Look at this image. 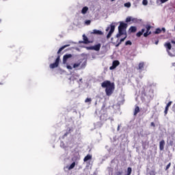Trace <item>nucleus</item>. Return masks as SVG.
Wrapping results in <instances>:
<instances>
[{
  "label": "nucleus",
  "mask_w": 175,
  "mask_h": 175,
  "mask_svg": "<svg viewBox=\"0 0 175 175\" xmlns=\"http://www.w3.org/2000/svg\"><path fill=\"white\" fill-rule=\"evenodd\" d=\"M101 87L105 88V92L107 96H110L114 92V83H111L110 81H105L101 83Z\"/></svg>",
  "instance_id": "1"
},
{
  "label": "nucleus",
  "mask_w": 175,
  "mask_h": 175,
  "mask_svg": "<svg viewBox=\"0 0 175 175\" xmlns=\"http://www.w3.org/2000/svg\"><path fill=\"white\" fill-rule=\"evenodd\" d=\"M87 66V59H79L77 62L73 64L72 68L74 69H77L78 70H81L86 68Z\"/></svg>",
  "instance_id": "2"
},
{
  "label": "nucleus",
  "mask_w": 175,
  "mask_h": 175,
  "mask_svg": "<svg viewBox=\"0 0 175 175\" xmlns=\"http://www.w3.org/2000/svg\"><path fill=\"white\" fill-rule=\"evenodd\" d=\"M128 27V24L120 22L118 26V33L116 35V38H120L122 35H126V28Z\"/></svg>",
  "instance_id": "3"
},
{
  "label": "nucleus",
  "mask_w": 175,
  "mask_h": 175,
  "mask_svg": "<svg viewBox=\"0 0 175 175\" xmlns=\"http://www.w3.org/2000/svg\"><path fill=\"white\" fill-rule=\"evenodd\" d=\"M116 25H117L116 23H112L109 26L106 28V32H109L107 35V39H110V38H111V35H113L116 29Z\"/></svg>",
  "instance_id": "4"
},
{
  "label": "nucleus",
  "mask_w": 175,
  "mask_h": 175,
  "mask_svg": "<svg viewBox=\"0 0 175 175\" xmlns=\"http://www.w3.org/2000/svg\"><path fill=\"white\" fill-rule=\"evenodd\" d=\"M96 114H98V113H100V121H107V119L109 118V116H107V112L106 111L101 109L100 111L99 110H96Z\"/></svg>",
  "instance_id": "5"
},
{
  "label": "nucleus",
  "mask_w": 175,
  "mask_h": 175,
  "mask_svg": "<svg viewBox=\"0 0 175 175\" xmlns=\"http://www.w3.org/2000/svg\"><path fill=\"white\" fill-rule=\"evenodd\" d=\"M75 129H76V126H75L74 124L69 126L66 129V132L64 135V137H66V136H68L69 133H72V132H73Z\"/></svg>",
  "instance_id": "6"
},
{
  "label": "nucleus",
  "mask_w": 175,
  "mask_h": 175,
  "mask_svg": "<svg viewBox=\"0 0 175 175\" xmlns=\"http://www.w3.org/2000/svg\"><path fill=\"white\" fill-rule=\"evenodd\" d=\"M59 60H60V57H59V56H58V57L56 58L55 62L53 63V64H51L49 65V68H50L51 69H55V68H58V65H59Z\"/></svg>",
  "instance_id": "7"
},
{
  "label": "nucleus",
  "mask_w": 175,
  "mask_h": 175,
  "mask_svg": "<svg viewBox=\"0 0 175 175\" xmlns=\"http://www.w3.org/2000/svg\"><path fill=\"white\" fill-rule=\"evenodd\" d=\"M86 50H94L95 51H99L100 50V44H97L93 46H86Z\"/></svg>",
  "instance_id": "8"
},
{
  "label": "nucleus",
  "mask_w": 175,
  "mask_h": 175,
  "mask_svg": "<svg viewBox=\"0 0 175 175\" xmlns=\"http://www.w3.org/2000/svg\"><path fill=\"white\" fill-rule=\"evenodd\" d=\"M120 65V62L118 60H114L112 63V66L109 67L110 70H113Z\"/></svg>",
  "instance_id": "9"
},
{
  "label": "nucleus",
  "mask_w": 175,
  "mask_h": 175,
  "mask_svg": "<svg viewBox=\"0 0 175 175\" xmlns=\"http://www.w3.org/2000/svg\"><path fill=\"white\" fill-rule=\"evenodd\" d=\"M72 58V54H66L63 56V64H66L68 59Z\"/></svg>",
  "instance_id": "10"
},
{
  "label": "nucleus",
  "mask_w": 175,
  "mask_h": 175,
  "mask_svg": "<svg viewBox=\"0 0 175 175\" xmlns=\"http://www.w3.org/2000/svg\"><path fill=\"white\" fill-rule=\"evenodd\" d=\"M83 41H79V43H84L85 44H88L90 43V40H88V38L85 36V34L83 35Z\"/></svg>",
  "instance_id": "11"
},
{
  "label": "nucleus",
  "mask_w": 175,
  "mask_h": 175,
  "mask_svg": "<svg viewBox=\"0 0 175 175\" xmlns=\"http://www.w3.org/2000/svg\"><path fill=\"white\" fill-rule=\"evenodd\" d=\"M60 147L62 148H64V150H66L67 148H72V146L69 144H68L67 146H65V144L62 141L60 142Z\"/></svg>",
  "instance_id": "12"
},
{
  "label": "nucleus",
  "mask_w": 175,
  "mask_h": 175,
  "mask_svg": "<svg viewBox=\"0 0 175 175\" xmlns=\"http://www.w3.org/2000/svg\"><path fill=\"white\" fill-rule=\"evenodd\" d=\"M138 70L139 72H143V70H144V62H141L139 64Z\"/></svg>",
  "instance_id": "13"
},
{
  "label": "nucleus",
  "mask_w": 175,
  "mask_h": 175,
  "mask_svg": "<svg viewBox=\"0 0 175 175\" xmlns=\"http://www.w3.org/2000/svg\"><path fill=\"white\" fill-rule=\"evenodd\" d=\"M159 148L161 151H163V150L165 148V140L163 139L159 142Z\"/></svg>",
  "instance_id": "14"
},
{
  "label": "nucleus",
  "mask_w": 175,
  "mask_h": 175,
  "mask_svg": "<svg viewBox=\"0 0 175 175\" xmlns=\"http://www.w3.org/2000/svg\"><path fill=\"white\" fill-rule=\"evenodd\" d=\"M92 33H93L94 35H103V31L98 29H94Z\"/></svg>",
  "instance_id": "15"
},
{
  "label": "nucleus",
  "mask_w": 175,
  "mask_h": 175,
  "mask_svg": "<svg viewBox=\"0 0 175 175\" xmlns=\"http://www.w3.org/2000/svg\"><path fill=\"white\" fill-rule=\"evenodd\" d=\"M164 46L167 49V52L169 50H172V44H170V42H166Z\"/></svg>",
  "instance_id": "16"
},
{
  "label": "nucleus",
  "mask_w": 175,
  "mask_h": 175,
  "mask_svg": "<svg viewBox=\"0 0 175 175\" xmlns=\"http://www.w3.org/2000/svg\"><path fill=\"white\" fill-rule=\"evenodd\" d=\"M88 12V7L85 6L82 8L81 13L82 14H87V12Z\"/></svg>",
  "instance_id": "17"
},
{
  "label": "nucleus",
  "mask_w": 175,
  "mask_h": 175,
  "mask_svg": "<svg viewBox=\"0 0 175 175\" xmlns=\"http://www.w3.org/2000/svg\"><path fill=\"white\" fill-rule=\"evenodd\" d=\"M131 21L135 24H139V23H142V19H137V18H132Z\"/></svg>",
  "instance_id": "18"
},
{
  "label": "nucleus",
  "mask_w": 175,
  "mask_h": 175,
  "mask_svg": "<svg viewBox=\"0 0 175 175\" xmlns=\"http://www.w3.org/2000/svg\"><path fill=\"white\" fill-rule=\"evenodd\" d=\"M102 125H103V123H102V122H98L97 123L94 124V127L96 129L98 128H102Z\"/></svg>",
  "instance_id": "19"
},
{
  "label": "nucleus",
  "mask_w": 175,
  "mask_h": 175,
  "mask_svg": "<svg viewBox=\"0 0 175 175\" xmlns=\"http://www.w3.org/2000/svg\"><path fill=\"white\" fill-rule=\"evenodd\" d=\"M69 46H70V44H66L62 46L61 48H59V49L57 51V54H59L61 51H62V50H64V49H66V47H69Z\"/></svg>",
  "instance_id": "20"
},
{
  "label": "nucleus",
  "mask_w": 175,
  "mask_h": 175,
  "mask_svg": "<svg viewBox=\"0 0 175 175\" xmlns=\"http://www.w3.org/2000/svg\"><path fill=\"white\" fill-rule=\"evenodd\" d=\"M90 159H92V155L88 154L85 158L83 159L84 162H87V161H90Z\"/></svg>",
  "instance_id": "21"
},
{
  "label": "nucleus",
  "mask_w": 175,
  "mask_h": 175,
  "mask_svg": "<svg viewBox=\"0 0 175 175\" xmlns=\"http://www.w3.org/2000/svg\"><path fill=\"white\" fill-rule=\"evenodd\" d=\"M137 28L135 26H131L130 28H129V31L131 33H135L136 31H137Z\"/></svg>",
  "instance_id": "22"
},
{
  "label": "nucleus",
  "mask_w": 175,
  "mask_h": 175,
  "mask_svg": "<svg viewBox=\"0 0 175 175\" xmlns=\"http://www.w3.org/2000/svg\"><path fill=\"white\" fill-rule=\"evenodd\" d=\"M76 166V162H72L70 166H68V170H72Z\"/></svg>",
  "instance_id": "23"
},
{
  "label": "nucleus",
  "mask_w": 175,
  "mask_h": 175,
  "mask_svg": "<svg viewBox=\"0 0 175 175\" xmlns=\"http://www.w3.org/2000/svg\"><path fill=\"white\" fill-rule=\"evenodd\" d=\"M131 174H132V167H129L127 168V174L125 175H131Z\"/></svg>",
  "instance_id": "24"
},
{
  "label": "nucleus",
  "mask_w": 175,
  "mask_h": 175,
  "mask_svg": "<svg viewBox=\"0 0 175 175\" xmlns=\"http://www.w3.org/2000/svg\"><path fill=\"white\" fill-rule=\"evenodd\" d=\"M161 32H162V29L161 28H157V29H156L154 33L156 35H158V34L161 33Z\"/></svg>",
  "instance_id": "25"
},
{
  "label": "nucleus",
  "mask_w": 175,
  "mask_h": 175,
  "mask_svg": "<svg viewBox=\"0 0 175 175\" xmlns=\"http://www.w3.org/2000/svg\"><path fill=\"white\" fill-rule=\"evenodd\" d=\"M148 35H151V31L146 30V31L145 33H144V38H147V36H148Z\"/></svg>",
  "instance_id": "26"
},
{
  "label": "nucleus",
  "mask_w": 175,
  "mask_h": 175,
  "mask_svg": "<svg viewBox=\"0 0 175 175\" xmlns=\"http://www.w3.org/2000/svg\"><path fill=\"white\" fill-rule=\"evenodd\" d=\"M139 111H140V108H139V107H136L134 111V116H136Z\"/></svg>",
  "instance_id": "27"
},
{
  "label": "nucleus",
  "mask_w": 175,
  "mask_h": 175,
  "mask_svg": "<svg viewBox=\"0 0 175 175\" xmlns=\"http://www.w3.org/2000/svg\"><path fill=\"white\" fill-rule=\"evenodd\" d=\"M92 101V99H91V98H87L85 100V103H91Z\"/></svg>",
  "instance_id": "28"
},
{
  "label": "nucleus",
  "mask_w": 175,
  "mask_h": 175,
  "mask_svg": "<svg viewBox=\"0 0 175 175\" xmlns=\"http://www.w3.org/2000/svg\"><path fill=\"white\" fill-rule=\"evenodd\" d=\"M123 173H124V171L122 170H120L116 173V175H122Z\"/></svg>",
  "instance_id": "29"
},
{
  "label": "nucleus",
  "mask_w": 175,
  "mask_h": 175,
  "mask_svg": "<svg viewBox=\"0 0 175 175\" xmlns=\"http://www.w3.org/2000/svg\"><path fill=\"white\" fill-rule=\"evenodd\" d=\"M132 17L131 16H128L126 18V23H131V21H132Z\"/></svg>",
  "instance_id": "30"
},
{
  "label": "nucleus",
  "mask_w": 175,
  "mask_h": 175,
  "mask_svg": "<svg viewBox=\"0 0 175 175\" xmlns=\"http://www.w3.org/2000/svg\"><path fill=\"white\" fill-rule=\"evenodd\" d=\"M126 46H132V42L131 40H128L125 42Z\"/></svg>",
  "instance_id": "31"
},
{
  "label": "nucleus",
  "mask_w": 175,
  "mask_h": 175,
  "mask_svg": "<svg viewBox=\"0 0 175 175\" xmlns=\"http://www.w3.org/2000/svg\"><path fill=\"white\" fill-rule=\"evenodd\" d=\"M168 55L170 57H175V51H173V53H170V51H168Z\"/></svg>",
  "instance_id": "32"
},
{
  "label": "nucleus",
  "mask_w": 175,
  "mask_h": 175,
  "mask_svg": "<svg viewBox=\"0 0 175 175\" xmlns=\"http://www.w3.org/2000/svg\"><path fill=\"white\" fill-rule=\"evenodd\" d=\"M142 35H143V33L142 31H138L137 33H136V36L137 38H140V36H142Z\"/></svg>",
  "instance_id": "33"
},
{
  "label": "nucleus",
  "mask_w": 175,
  "mask_h": 175,
  "mask_svg": "<svg viewBox=\"0 0 175 175\" xmlns=\"http://www.w3.org/2000/svg\"><path fill=\"white\" fill-rule=\"evenodd\" d=\"M142 4H143L144 6H147V5H148V1L147 0H143Z\"/></svg>",
  "instance_id": "34"
},
{
  "label": "nucleus",
  "mask_w": 175,
  "mask_h": 175,
  "mask_svg": "<svg viewBox=\"0 0 175 175\" xmlns=\"http://www.w3.org/2000/svg\"><path fill=\"white\" fill-rule=\"evenodd\" d=\"M85 25H90L91 24V20H88L85 21Z\"/></svg>",
  "instance_id": "35"
},
{
  "label": "nucleus",
  "mask_w": 175,
  "mask_h": 175,
  "mask_svg": "<svg viewBox=\"0 0 175 175\" xmlns=\"http://www.w3.org/2000/svg\"><path fill=\"white\" fill-rule=\"evenodd\" d=\"M125 8H131V3L129 2L124 3Z\"/></svg>",
  "instance_id": "36"
},
{
  "label": "nucleus",
  "mask_w": 175,
  "mask_h": 175,
  "mask_svg": "<svg viewBox=\"0 0 175 175\" xmlns=\"http://www.w3.org/2000/svg\"><path fill=\"white\" fill-rule=\"evenodd\" d=\"M146 31H150V29H151V25H147L146 26Z\"/></svg>",
  "instance_id": "37"
},
{
  "label": "nucleus",
  "mask_w": 175,
  "mask_h": 175,
  "mask_svg": "<svg viewBox=\"0 0 175 175\" xmlns=\"http://www.w3.org/2000/svg\"><path fill=\"white\" fill-rule=\"evenodd\" d=\"M66 68L67 69H68V70H72V69H73V67L71 66L70 65H67Z\"/></svg>",
  "instance_id": "38"
},
{
  "label": "nucleus",
  "mask_w": 175,
  "mask_h": 175,
  "mask_svg": "<svg viewBox=\"0 0 175 175\" xmlns=\"http://www.w3.org/2000/svg\"><path fill=\"white\" fill-rule=\"evenodd\" d=\"M169 110V108L167 107H165V111H164V114L166 116L167 114V111Z\"/></svg>",
  "instance_id": "39"
},
{
  "label": "nucleus",
  "mask_w": 175,
  "mask_h": 175,
  "mask_svg": "<svg viewBox=\"0 0 175 175\" xmlns=\"http://www.w3.org/2000/svg\"><path fill=\"white\" fill-rule=\"evenodd\" d=\"M171 165H172L171 163H168V164L167 165L166 167H165V170H168V169L170 167Z\"/></svg>",
  "instance_id": "40"
},
{
  "label": "nucleus",
  "mask_w": 175,
  "mask_h": 175,
  "mask_svg": "<svg viewBox=\"0 0 175 175\" xmlns=\"http://www.w3.org/2000/svg\"><path fill=\"white\" fill-rule=\"evenodd\" d=\"M170 106H172V101H170L167 104V105H166V107H170Z\"/></svg>",
  "instance_id": "41"
},
{
  "label": "nucleus",
  "mask_w": 175,
  "mask_h": 175,
  "mask_svg": "<svg viewBox=\"0 0 175 175\" xmlns=\"http://www.w3.org/2000/svg\"><path fill=\"white\" fill-rule=\"evenodd\" d=\"M107 158H109V155L106 154L105 156H104L103 161H106V159H107Z\"/></svg>",
  "instance_id": "42"
},
{
  "label": "nucleus",
  "mask_w": 175,
  "mask_h": 175,
  "mask_svg": "<svg viewBox=\"0 0 175 175\" xmlns=\"http://www.w3.org/2000/svg\"><path fill=\"white\" fill-rule=\"evenodd\" d=\"M125 39H126V36L124 38L120 39V43H122V42H124V40H125Z\"/></svg>",
  "instance_id": "43"
},
{
  "label": "nucleus",
  "mask_w": 175,
  "mask_h": 175,
  "mask_svg": "<svg viewBox=\"0 0 175 175\" xmlns=\"http://www.w3.org/2000/svg\"><path fill=\"white\" fill-rule=\"evenodd\" d=\"M149 174H150V175H155V172H154V171H150V172H149Z\"/></svg>",
  "instance_id": "44"
},
{
  "label": "nucleus",
  "mask_w": 175,
  "mask_h": 175,
  "mask_svg": "<svg viewBox=\"0 0 175 175\" xmlns=\"http://www.w3.org/2000/svg\"><path fill=\"white\" fill-rule=\"evenodd\" d=\"M161 3H165V2H167L169 0H159Z\"/></svg>",
  "instance_id": "45"
},
{
  "label": "nucleus",
  "mask_w": 175,
  "mask_h": 175,
  "mask_svg": "<svg viewBox=\"0 0 175 175\" xmlns=\"http://www.w3.org/2000/svg\"><path fill=\"white\" fill-rule=\"evenodd\" d=\"M108 170H109V174H110V173H111V174L113 173V169L109 167V168H108Z\"/></svg>",
  "instance_id": "46"
},
{
  "label": "nucleus",
  "mask_w": 175,
  "mask_h": 175,
  "mask_svg": "<svg viewBox=\"0 0 175 175\" xmlns=\"http://www.w3.org/2000/svg\"><path fill=\"white\" fill-rule=\"evenodd\" d=\"M120 128H121V124H118V128H117L118 132L120 131Z\"/></svg>",
  "instance_id": "47"
},
{
  "label": "nucleus",
  "mask_w": 175,
  "mask_h": 175,
  "mask_svg": "<svg viewBox=\"0 0 175 175\" xmlns=\"http://www.w3.org/2000/svg\"><path fill=\"white\" fill-rule=\"evenodd\" d=\"M140 31H141L142 33H144V32H146V29H142Z\"/></svg>",
  "instance_id": "48"
},
{
  "label": "nucleus",
  "mask_w": 175,
  "mask_h": 175,
  "mask_svg": "<svg viewBox=\"0 0 175 175\" xmlns=\"http://www.w3.org/2000/svg\"><path fill=\"white\" fill-rule=\"evenodd\" d=\"M161 31H163V32H166V29H165V27H162Z\"/></svg>",
  "instance_id": "49"
},
{
  "label": "nucleus",
  "mask_w": 175,
  "mask_h": 175,
  "mask_svg": "<svg viewBox=\"0 0 175 175\" xmlns=\"http://www.w3.org/2000/svg\"><path fill=\"white\" fill-rule=\"evenodd\" d=\"M150 125H151V126H155V123L151 122V123H150Z\"/></svg>",
  "instance_id": "50"
},
{
  "label": "nucleus",
  "mask_w": 175,
  "mask_h": 175,
  "mask_svg": "<svg viewBox=\"0 0 175 175\" xmlns=\"http://www.w3.org/2000/svg\"><path fill=\"white\" fill-rule=\"evenodd\" d=\"M142 96H147V94L145 92H144L142 93Z\"/></svg>",
  "instance_id": "51"
},
{
  "label": "nucleus",
  "mask_w": 175,
  "mask_h": 175,
  "mask_svg": "<svg viewBox=\"0 0 175 175\" xmlns=\"http://www.w3.org/2000/svg\"><path fill=\"white\" fill-rule=\"evenodd\" d=\"M171 43H172V44H175V41L174 40H171Z\"/></svg>",
  "instance_id": "52"
},
{
  "label": "nucleus",
  "mask_w": 175,
  "mask_h": 175,
  "mask_svg": "<svg viewBox=\"0 0 175 175\" xmlns=\"http://www.w3.org/2000/svg\"><path fill=\"white\" fill-rule=\"evenodd\" d=\"M120 46V44H117L116 45V47H119Z\"/></svg>",
  "instance_id": "53"
},
{
  "label": "nucleus",
  "mask_w": 175,
  "mask_h": 175,
  "mask_svg": "<svg viewBox=\"0 0 175 175\" xmlns=\"http://www.w3.org/2000/svg\"><path fill=\"white\" fill-rule=\"evenodd\" d=\"M80 83H83V79H79Z\"/></svg>",
  "instance_id": "54"
},
{
  "label": "nucleus",
  "mask_w": 175,
  "mask_h": 175,
  "mask_svg": "<svg viewBox=\"0 0 175 175\" xmlns=\"http://www.w3.org/2000/svg\"><path fill=\"white\" fill-rule=\"evenodd\" d=\"M159 42V41L157 40V41H156V42H154V44H158Z\"/></svg>",
  "instance_id": "55"
},
{
  "label": "nucleus",
  "mask_w": 175,
  "mask_h": 175,
  "mask_svg": "<svg viewBox=\"0 0 175 175\" xmlns=\"http://www.w3.org/2000/svg\"><path fill=\"white\" fill-rule=\"evenodd\" d=\"M172 66H175V63H172Z\"/></svg>",
  "instance_id": "56"
},
{
  "label": "nucleus",
  "mask_w": 175,
  "mask_h": 175,
  "mask_svg": "<svg viewBox=\"0 0 175 175\" xmlns=\"http://www.w3.org/2000/svg\"><path fill=\"white\" fill-rule=\"evenodd\" d=\"M118 44L119 45L121 44V41H120Z\"/></svg>",
  "instance_id": "57"
},
{
  "label": "nucleus",
  "mask_w": 175,
  "mask_h": 175,
  "mask_svg": "<svg viewBox=\"0 0 175 175\" xmlns=\"http://www.w3.org/2000/svg\"><path fill=\"white\" fill-rule=\"evenodd\" d=\"M114 1H116V0H111V2H114Z\"/></svg>",
  "instance_id": "58"
},
{
  "label": "nucleus",
  "mask_w": 175,
  "mask_h": 175,
  "mask_svg": "<svg viewBox=\"0 0 175 175\" xmlns=\"http://www.w3.org/2000/svg\"><path fill=\"white\" fill-rule=\"evenodd\" d=\"M111 121H113V119H111Z\"/></svg>",
  "instance_id": "59"
},
{
  "label": "nucleus",
  "mask_w": 175,
  "mask_h": 175,
  "mask_svg": "<svg viewBox=\"0 0 175 175\" xmlns=\"http://www.w3.org/2000/svg\"><path fill=\"white\" fill-rule=\"evenodd\" d=\"M0 23H1V19H0Z\"/></svg>",
  "instance_id": "60"
}]
</instances>
